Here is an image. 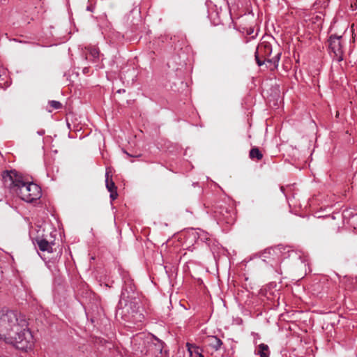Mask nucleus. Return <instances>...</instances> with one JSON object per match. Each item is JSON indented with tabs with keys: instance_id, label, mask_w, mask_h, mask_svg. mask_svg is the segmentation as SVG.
Returning <instances> with one entry per match:
<instances>
[{
	"instance_id": "a211bd4d",
	"label": "nucleus",
	"mask_w": 357,
	"mask_h": 357,
	"mask_svg": "<svg viewBox=\"0 0 357 357\" xmlns=\"http://www.w3.org/2000/svg\"><path fill=\"white\" fill-rule=\"evenodd\" d=\"M110 192V198L112 200H114L117 198L118 197V193L116 192V190H114V191H112V192Z\"/></svg>"
},
{
	"instance_id": "dca6fc26",
	"label": "nucleus",
	"mask_w": 357,
	"mask_h": 357,
	"mask_svg": "<svg viewBox=\"0 0 357 357\" xmlns=\"http://www.w3.org/2000/svg\"><path fill=\"white\" fill-rule=\"evenodd\" d=\"M314 23L317 24L318 26H321L323 24V19L321 15H317L314 17H312Z\"/></svg>"
},
{
	"instance_id": "f8f14e48",
	"label": "nucleus",
	"mask_w": 357,
	"mask_h": 357,
	"mask_svg": "<svg viewBox=\"0 0 357 357\" xmlns=\"http://www.w3.org/2000/svg\"><path fill=\"white\" fill-rule=\"evenodd\" d=\"M63 107V105L61 102L57 100H50L48 101V106L46 107V110L51 113L54 109H60Z\"/></svg>"
},
{
	"instance_id": "ddd939ff",
	"label": "nucleus",
	"mask_w": 357,
	"mask_h": 357,
	"mask_svg": "<svg viewBox=\"0 0 357 357\" xmlns=\"http://www.w3.org/2000/svg\"><path fill=\"white\" fill-rule=\"evenodd\" d=\"M249 156L252 160H260L263 158V154L257 147H254L250 151Z\"/></svg>"
},
{
	"instance_id": "4468645a",
	"label": "nucleus",
	"mask_w": 357,
	"mask_h": 357,
	"mask_svg": "<svg viewBox=\"0 0 357 357\" xmlns=\"http://www.w3.org/2000/svg\"><path fill=\"white\" fill-rule=\"evenodd\" d=\"M86 50L89 52V54H86V58L88 59L89 56H91L93 59H96L99 56V50L96 47H86Z\"/></svg>"
},
{
	"instance_id": "4be33fe9",
	"label": "nucleus",
	"mask_w": 357,
	"mask_h": 357,
	"mask_svg": "<svg viewBox=\"0 0 357 357\" xmlns=\"http://www.w3.org/2000/svg\"><path fill=\"white\" fill-rule=\"evenodd\" d=\"M86 72H87V70H86V68H84V73H86Z\"/></svg>"
},
{
	"instance_id": "f3484780",
	"label": "nucleus",
	"mask_w": 357,
	"mask_h": 357,
	"mask_svg": "<svg viewBox=\"0 0 357 357\" xmlns=\"http://www.w3.org/2000/svg\"><path fill=\"white\" fill-rule=\"evenodd\" d=\"M255 59H256L257 63L259 66H262L266 61V59H263L261 56H258V54L256 52H255Z\"/></svg>"
},
{
	"instance_id": "f257e3e1",
	"label": "nucleus",
	"mask_w": 357,
	"mask_h": 357,
	"mask_svg": "<svg viewBox=\"0 0 357 357\" xmlns=\"http://www.w3.org/2000/svg\"><path fill=\"white\" fill-rule=\"evenodd\" d=\"M0 340L18 349H31L33 337L25 315L15 310L0 311Z\"/></svg>"
},
{
	"instance_id": "412c9836",
	"label": "nucleus",
	"mask_w": 357,
	"mask_h": 357,
	"mask_svg": "<svg viewBox=\"0 0 357 357\" xmlns=\"http://www.w3.org/2000/svg\"><path fill=\"white\" fill-rule=\"evenodd\" d=\"M38 134L40 135H43L45 134V130H40L38 131Z\"/></svg>"
},
{
	"instance_id": "2eb2a0df",
	"label": "nucleus",
	"mask_w": 357,
	"mask_h": 357,
	"mask_svg": "<svg viewBox=\"0 0 357 357\" xmlns=\"http://www.w3.org/2000/svg\"><path fill=\"white\" fill-rule=\"evenodd\" d=\"M105 176H106V180H105L106 188L108 190V191L112 192V191L116 190V187L115 185V183L113 182V181L112 179L110 181L109 180V173L107 172H106Z\"/></svg>"
},
{
	"instance_id": "6e6552de",
	"label": "nucleus",
	"mask_w": 357,
	"mask_h": 357,
	"mask_svg": "<svg viewBox=\"0 0 357 357\" xmlns=\"http://www.w3.org/2000/svg\"><path fill=\"white\" fill-rule=\"evenodd\" d=\"M186 347L190 357H204L202 354L203 350L195 344L187 342Z\"/></svg>"
},
{
	"instance_id": "7ed1b4c3",
	"label": "nucleus",
	"mask_w": 357,
	"mask_h": 357,
	"mask_svg": "<svg viewBox=\"0 0 357 357\" xmlns=\"http://www.w3.org/2000/svg\"><path fill=\"white\" fill-rule=\"evenodd\" d=\"M256 53L258 54V56H261L266 59V62L270 64L269 67L272 70L277 68L281 54L278 52L275 56H271L272 47L270 43L266 42L261 43L257 47Z\"/></svg>"
},
{
	"instance_id": "9d476101",
	"label": "nucleus",
	"mask_w": 357,
	"mask_h": 357,
	"mask_svg": "<svg viewBox=\"0 0 357 357\" xmlns=\"http://www.w3.org/2000/svg\"><path fill=\"white\" fill-rule=\"evenodd\" d=\"M255 354L256 355L259 356L260 357H269L270 351L269 347L267 344L261 343L259 344L257 348L255 351Z\"/></svg>"
},
{
	"instance_id": "1a4fd4ad",
	"label": "nucleus",
	"mask_w": 357,
	"mask_h": 357,
	"mask_svg": "<svg viewBox=\"0 0 357 357\" xmlns=\"http://www.w3.org/2000/svg\"><path fill=\"white\" fill-rule=\"evenodd\" d=\"M206 342L209 347L218 351L220 349L222 342L216 336H209L207 337Z\"/></svg>"
},
{
	"instance_id": "20e7f679",
	"label": "nucleus",
	"mask_w": 357,
	"mask_h": 357,
	"mask_svg": "<svg viewBox=\"0 0 357 357\" xmlns=\"http://www.w3.org/2000/svg\"><path fill=\"white\" fill-rule=\"evenodd\" d=\"M164 342L152 336L149 337L147 348V354L146 356L150 357H163L167 356V351L163 350Z\"/></svg>"
},
{
	"instance_id": "9b49d317",
	"label": "nucleus",
	"mask_w": 357,
	"mask_h": 357,
	"mask_svg": "<svg viewBox=\"0 0 357 357\" xmlns=\"http://www.w3.org/2000/svg\"><path fill=\"white\" fill-rule=\"evenodd\" d=\"M36 242L39 249L41 251H47L49 252H52V248L46 239L37 238Z\"/></svg>"
},
{
	"instance_id": "aec40b11",
	"label": "nucleus",
	"mask_w": 357,
	"mask_h": 357,
	"mask_svg": "<svg viewBox=\"0 0 357 357\" xmlns=\"http://www.w3.org/2000/svg\"><path fill=\"white\" fill-rule=\"evenodd\" d=\"M351 7L354 8H357V0L355 1L353 3H351Z\"/></svg>"
},
{
	"instance_id": "f03ea898",
	"label": "nucleus",
	"mask_w": 357,
	"mask_h": 357,
	"mask_svg": "<svg viewBox=\"0 0 357 357\" xmlns=\"http://www.w3.org/2000/svg\"><path fill=\"white\" fill-rule=\"evenodd\" d=\"M2 181L6 188L17 193L26 202H32L41 197L40 188L33 182H26L15 170L3 172Z\"/></svg>"
},
{
	"instance_id": "423d86ee",
	"label": "nucleus",
	"mask_w": 357,
	"mask_h": 357,
	"mask_svg": "<svg viewBox=\"0 0 357 357\" xmlns=\"http://www.w3.org/2000/svg\"><path fill=\"white\" fill-rule=\"evenodd\" d=\"M341 36H331L328 43L329 48L333 52L334 56L337 61L343 59V49L341 41Z\"/></svg>"
},
{
	"instance_id": "39448f33",
	"label": "nucleus",
	"mask_w": 357,
	"mask_h": 357,
	"mask_svg": "<svg viewBox=\"0 0 357 357\" xmlns=\"http://www.w3.org/2000/svg\"><path fill=\"white\" fill-rule=\"evenodd\" d=\"M149 337L143 338L142 335H137L131 341L132 349L135 356L142 357L147 354V348Z\"/></svg>"
},
{
	"instance_id": "0eeeda50",
	"label": "nucleus",
	"mask_w": 357,
	"mask_h": 357,
	"mask_svg": "<svg viewBox=\"0 0 357 357\" xmlns=\"http://www.w3.org/2000/svg\"><path fill=\"white\" fill-rule=\"evenodd\" d=\"M280 254V248L278 247L269 248L261 252L259 257L264 261H268V262H271V260L275 261L277 259H278Z\"/></svg>"
},
{
	"instance_id": "6ab92c4d",
	"label": "nucleus",
	"mask_w": 357,
	"mask_h": 357,
	"mask_svg": "<svg viewBox=\"0 0 357 357\" xmlns=\"http://www.w3.org/2000/svg\"><path fill=\"white\" fill-rule=\"evenodd\" d=\"M126 289H123L122 292H121V298L126 297Z\"/></svg>"
}]
</instances>
